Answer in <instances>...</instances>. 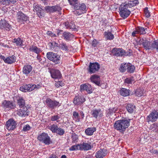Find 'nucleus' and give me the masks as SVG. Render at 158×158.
Instances as JSON below:
<instances>
[{"mask_svg": "<svg viewBox=\"0 0 158 158\" xmlns=\"http://www.w3.org/2000/svg\"><path fill=\"white\" fill-rule=\"evenodd\" d=\"M130 119H123L116 121L114 124V128L120 132H124L130 125Z\"/></svg>", "mask_w": 158, "mask_h": 158, "instance_id": "1", "label": "nucleus"}, {"mask_svg": "<svg viewBox=\"0 0 158 158\" xmlns=\"http://www.w3.org/2000/svg\"><path fill=\"white\" fill-rule=\"evenodd\" d=\"M130 8L127 3V2L122 3L120 5L119 8V14L123 19H126L130 15L131 11L129 9Z\"/></svg>", "mask_w": 158, "mask_h": 158, "instance_id": "2", "label": "nucleus"}, {"mask_svg": "<svg viewBox=\"0 0 158 158\" xmlns=\"http://www.w3.org/2000/svg\"><path fill=\"white\" fill-rule=\"evenodd\" d=\"M143 46L146 50H156L158 52V40H155L151 44L150 42L145 39L143 44Z\"/></svg>", "mask_w": 158, "mask_h": 158, "instance_id": "3", "label": "nucleus"}, {"mask_svg": "<svg viewBox=\"0 0 158 158\" xmlns=\"http://www.w3.org/2000/svg\"><path fill=\"white\" fill-rule=\"evenodd\" d=\"M46 55L47 58L53 62L55 64H58L60 63V57L57 54L49 52L47 53Z\"/></svg>", "mask_w": 158, "mask_h": 158, "instance_id": "4", "label": "nucleus"}, {"mask_svg": "<svg viewBox=\"0 0 158 158\" xmlns=\"http://www.w3.org/2000/svg\"><path fill=\"white\" fill-rule=\"evenodd\" d=\"M73 9H76L74 11V13L77 15H79L84 13L86 11V6L84 3H77L76 5L75 6Z\"/></svg>", "mask_w": 158, "mask_h": 158, "instance_id": "5", "label": "nucleus"}, {"mask_svg": "<svg viewBox=\"0 0 158 158\" xmlns=\"http://www.w3.org/2000/svg\"><path fill=\"white\" fill-rule=\"evenodd\" d=\"M37 139L40 142L46 145H49L51 143V139L48 135L44 132L38 135Z\"/></svg>", "mask_w": 158, "mask_h": 158, "instance_id": "6", "label": "nucleus"}, {"mask_svg": "<svg viewBox=\"0 0 158 158\" xmlns=\"http://www.w3.org/2000/svg\"><path fill=\"white\" fill-rule=\"evenodd\" d=\"M46 102L48 107L51 109L58 107L61 105V103L55 100H53L49 98L47 99Z\"/></svg>", "mask_w": 158, "mask_h": 158, "instance_id": "7", "label": "nucleus"}, {"mask_svg": "<svg viewBox=\"0 0 158 158\" xmlns=\"http://www.w3.org/2000/svg\"><path fill=\"white\" fill-rule=\"evenodd\" d=\"M49 128L53 133H55L60 135H63L64 133V130L58 127L56 124L51 125L49 127Z\"/></svg>", "mask_w": 158, "mask_h": 158, "instance_id": "8", "label": "nucleus"}, {"mask_svg": "<svg viewBox=\"0 0 158 158\" xmlns=\"http://www.w3.org/2000/svg\"><path fill=\"white\" fill-rule=\"evenodd\" d=\"M16 18L17 21L21 23H24L28 21V17L21 11H19L17 13Z\"/></svg>", "mask_w": 158, "mask_h": 158, "instance_id": "9", "label": "nucleus"}, {"mask_svg": "<svg viewBox=\"0 0 158 158\" xmlns=\"http://www.w3.org/2000/svg\"><path fill=\"white\" fill-rule=\"evenodd\" d=\"M113 52L116 56H128L131 55L130 52H125V51L122 48H114Z\"/></svg>", "mask_w": 158, "mask_h": 158, "instance_id": "10", "label": "nucleus"}, {"mask_svg": "<svg viewBox=\"0 0 158 158\" xmlns=\"http://www.w3.org/2000/svg\"><path fill=\"white\" fill-rule=\"evenodd\" d=\"M33 10L36 11L37 15L40 18H42L44 16V10L42 9V6L39 4H33Z\"/></svg>", "mask_w": 158, "mask_h": 158, "instance_id": "11", "label": "nucleus"}, {"mask_svg": "<svg viewBox=\"0 0 158 158\" xmlns=\"http://www.w3.org/2000/svg\"><path fill=\"white\" fill-rule=\"evenodd\" d=\"M100 68V65L98 62L90 63L89 66V72L90 73H93L98 71Z\"/></svg>", "mask_w": 158, "mask_h": 158, "instance_id": "12", "label": "nucleus"}, {"mask_svg": "<svg viewBox=\"0 0 158 158\" xmlns=\"http://www.w3.org/2000/svg\"><path fill=\"white\" fill-rule=\"evenodd\" d=\"M158 118V112L155 110L152 111L147 116V120L148 122L156 121Z\"/></svg>", "mask_w": 158, "mask_h": 158, "instance_id": "13", "label": "nucleus"}, {"mask_svg": "<svg viewBox=\"0 0 158 158\" xmlns=\"http://www.w3.org/2000/svg\"><path fill=\"white\" fill-rule=\"evenodd\" d=\"M16 122L14 119H10L6 123V128L9 131H12L16 128Z\"/></svg>", "mask_w": 158, "mask_h": 158, "instance_id": "14", "label": "nucleus"}, {"mask_svg": "<svg viewBox=\"0 0 158 158\" xmlns=\"http://www.w3.org/2000/svg\"><path fill=\"white\" fill-rule=\"evenodd\" d=\"M49 72L52 78L59 79L62 77L61 73L59 70L52 69H50Z\"/></svg>", "mask_w": 158, "mask_h": 158, "instance_id": "15", "label": "nucleus"}, {"mask_svg": "<svg viewBox=\"0 0 158 158\" xmlns=\"http://www.w3.org/2000/svg\"><path fill=\"white\" fill-rule=\"evenodd\" d=\"M91 114L95 118H101L103 116V111L100 109H94L91 111Z\"/></svg>", "mask_w": 158, "mask_h": 158, "instance_id": "16", "label": "nucleus"}, {"mask_svg": "<svg viewBox=\"0 0 158 158\" xmlns=\"http://www.w3.org/2000/svg\"><path fill=\"white\" fill-rule=\"evenodd\" d=\"M81 91L85 90L88 94H91L93 91V89L91 85L88 83H85L81 85L80 86Z\"/></svg>", "mask_w": 158, "mask_h": 158, "instance_id": "17", "label": "nucleus"}, {"mask_svg": "<svg viewBox=\"0 0 158 158\" xmlns=\"http://www.w3.org/2000/svg\"><path fill=\"white\" fill-rule=\"evenodd\" d=\"M85 101L83 96L78 95L74 98L73 102L75 105H78L82 104Z\"/></svg>", "mask_w": 158, "mask_h": 158, "instance_id": "18", "label": "nucleus"}, {"mask_svg": "<svg viewBox=\"0 0 158 158\" xmlns=\"http://www.w3.org/2000/svg\"><path fill=\"white\" fill-rule=\"evenodd\" d=\"M0 57L1 59H2L5 62L8 64H12L16 61L15 57L14 56H10L6 58L3 56H0Z\"/></svg>", "mask_w": 158, "mask_h": 158, "instance_id": "19", "label": "nucleus"}, {"mask_svg": "<svg viewBox=\"0 0 158 158\" xmlns=\"http://www.w3.org/2000/svg\"><path fill=\"white\" fill-rule=\"evenodd\" d=\"M0 28L9 31L11 28V26L5 20H1L0 22Z\"/></svg>", "mask_w": 158, "mask_h": 158, "instance_id": "20", "label": "nucleus"}, {"mask_svg": "<svg viewBox=\"0 0 158 158\" xmlns=\"http://www.w3.org/2000/svg\"><path fill=\"white\" fill-rule=\"evenodd\" d=\"M2 106L5 109H10L14 108V105L12 102L5 100L2 103Z\"/></svg>", "mask_w": 158, "mask_h": 158, "instance_id": "21", "label": "nucleus"}, {"mask_svg": "<svg viewBox=\"0 0 158 158\" xmlns=\"http://www.w3.org/2000/svg\"><path fill=\"white\" fill-rule=\"evenodd\" d=\"M21 108L17 111V114L18 115L21 117H25L28 115L29 110L27 107L25 106L24 108Z\"/></svg>", "mask_w": 158, "mask_h": 158, "instance_id": "22", "label": "nucleus"}, {"mask_svg": "<svg viewBox=\"0 0 158 158\" xmlns=\"http://www.w3.org/2000/svg\"><path fill=\"white\" fill-rule=\"evenodd\" d=\"M107 154V151L106 149H101L96 153L95 157L96 158H103L106 156Z\"/></svg>", "mask_w": 158, "mask_h": 158, "instance_id": "23", "label": "nucleus"}, {"mask_svg": "<svg viewBox=\"0 0 158 158\" xmlns=\"http://www.w3.org/2000/svg\"><path fill=\"white\" fill-rule=\"evenodd\" d=\"M80 150L88 151L90 150L91 148V143L83 142L80 144Z\"/></svg>", "mask_w": 158, "mask_h": 158, "instance_id": "24", "label": "nucleus"}, {"mask_svg": "<svg viewBox=\"0 0 158 158\" xmlns=\"http://www.w3.org/2000/svg\"><path fill=\"white\" fill-rule=\"evenodd\" d=\"M73 37V35L68 32H64L62 34L61 38L66 41L71 40Z\"/></svg>", "mask_w": 158, "mask_h": 158, "instance_id": "25", "label": "nucleus"}, {"mask_svg": "<svg viewBox=\"0 0 158 158\" xmlns=\"http://www.w3.org/2000/svg\"><path fill=\"white\" fill-rule=\"evenodd\" d=\"M45 9L47 12H53L56 11H59L61 10V8L60 6H48L45 7Z\"/></svg>", "mask_w": 158, "mask_h": 158, "instance_id": "26", "label": "nucleus"}, {"mask_svg": "<svg viewBox=\"0 0 158 158\" xmlns=\"http://www.w3.org/2000/svg\"><path fill=\"white\" fill-rule=\"evenodd\" d=\"M91 81L94 83L96 85L100 86V79L99 76L94 75L91 76L90 78Z\"/></svg>", "mask_w": 158, "mask_h": 158, "instance_id": "27", "label": "nucleus"}, {"mask_svg": "<svg viewBox=\"0 0 158 158\" xmlns=\"http://www.w3.org/2000/svg\"><path fill=\"white\" fill-rule=\"evenodd\" d=\"M16 2V0H0V5L4 6H8L11 4H14Z\"/></svg>", "mask_w": 158, "mask_h": 158, "instance_id": "28", "label": "nucleus"}, {"mask_svg": "<svg viewBox=\"0 0 158 158\" xmlns=\"http://www.w3.org/2000/svg\"><path fill=\"white\" fill-rule=\"evenodd\" d=\"M12 42L17 46L22 47L23 46V40L19 37L14 39Z\"/></svg>", "mask_w": 158, "mask_h": 158, "instance_id": "29", "label": "nucleus"}, {"mask_svg": "<svg viewBox=\"0 0 158 158\" xmlns=\"http://www.w3.org/2000/svg\"><path fill=\"white\" fill-rule=\"evenodd\" d=\"M32 69V67L31 65H26L23 68V73L27 75L31 71Z\"/></svg>", "mask_w": 158, "mask_h": 158, "instance_id": "30", "label": "nucleus"}, {"mask_svg": "<svg viewBox=\"0 0 158 158\" xmlns=\"http://www.w3.org/2000/svg\"><path fill=\"white\" fill-rule=\"evenodd\" d=\"M104 35L105 39L106 40H111L114 38V35L111 32L109 31H105Z\"/></svg>", "mask_w": 158, "mask_h": 158, "instance_id": "31", "label": "nucleus"}, {"mask_svg": "<svg viewBox=\"0 0 158 158\" xmlns=\"http://www.w3.org/2000/svg\"><path fill=\"white\" fill-rule=\"evenodd\" d=\"M96 131V128L95 127H88L85 130V133L86 135L91 136Z\"/></svg>", "mask_w": 158, "mask_h": 158, "instance_id": "32", "label": "nucleus"}, {"mask_svg": "<svg viewBox=\"0 0 158 158\" xmlns=\"http://www.w3.org/2000/svg\"><path fill=\"white\" fill-rule=\"evenodd\" d=\"M126 108L129 113H132L135 111V106L133 104H128Z\"/></svg>", "mask_w": 158, "mask_h": 158, "instance_id": "33", "label": "nucleus"}, {"mask_svg": "<svg viewBox=\"0 0 158 158\" xmlns=\"http://www.w3.org/2000/svg\"><path fill=\"white\" fill-rule=\"evenodd\" d=\"M145 92L144 89L142 88L137 89L135 92V94L138 97H140L143 95Z\"/></svg>", "mask_w": 158, "mask_h": 158, "instance_id": "34", "label": "nucleus"}, {"mask_svg": "<svg viewBox=\"0 0 158 158\" xmlns=\"http://www.w3.org/2000/svg\"><path fill=\"white\" fill-rule=\"evenodd\" d=\"M121 95L126 97L129 95L130 90L125 88H122L120 91Z\"/></svg>", "mask_w": 158, "mask_h": 158, "instance_id": "35", "label": "nucleus"}, {"mask_svg": "<svg viewBox=\"0 0 158 158\" xmlns=\"http://www.w3.org/2000/svg\"><path fill=\"white\" fill-rule=\"evenodd\" d=\"M135 69V66L130 63H128L127 70V72L130 73H133Z\"/></svg>", "mask_w": 158, "mask_h": 158, "instance_id": "36", "label": "nucleus"}, {"mask_svg": "<svg viewBox=\"0 0 158 158\" xmlns=\"http://www.w3.org/2000/svg\"><path fill=\"white\" fill-rule=\"evenodd\" d=\"M139 34L141 35L145 34L146 33V31H147V28H145L142 27H138L136 28Z\"/></svg>", "mask_w": 158, "mask_h": 158, "instance_id": "37", "label": "nucleus"}, {"mask_svg": "<svg viewBox=\"0 0 158 158\" xmlns=\"http://www.w3.org/2000/svg\"><path fill=\"white\" fill-rule=\"evenodd\" d=\"M18 105L20 108H24L25 106V100L22 98H20L18 100Z\"/></svg>", "mask_w": 158, "mask_h": 158, "instance_id": "38", "label": "nucleus"}, {"mask_svg": "<svg viewBox=\"0 0 158 158\" xmlns=\"http://www.w3.org/2000/svg\"><path fill=\"white\" fill-rule=\"evenodd\" d=\"M29 50L30 51L34 52L37 54H38L41 52L40 48L35 46H30L29 48Z\"/></svg>", "mask_w": 158, "mask_h": 158, "instance_id": "39", "label": "nucleus"}, {"mask_svg": "<svg viewBox=\"0 0 158 158\" xmlns=\"http://www.w3.org/2000/svg\"><path fill=\"white\" fill-rule=\"evenodd\" d=\"M59 48L65 51H68L69 50L68 46L65 43L63 42H62L60 44Z\"/></svg>", "mask_w": 158, "mask_h": 158, "instance_id": "40", "label": "nucleus"}, {"mask_svg": "<svg viewBox=\"0 0 158 158\" xmlns=\"http://www.w3.org/2000/svg\"><path fill=\"white\" fill-rule=\"evenodd\" d=\"M139 2L138 0H134L133 1H130L127 2V3L130 8L135 6L139 3Z\"/></svg>", "mask_w": 158, "mask_h": 158, "instance_id": "41", "label": "nucleus"}, {"mask_svg": "<svg viewBox=\"0 0 158 158\" xmlns=\"http://www.w3.org/2000/svg\"><path fill=\"white\" fill-rule=\"evenodd\" d=\"M115 108H110L107 110L106 116L109 117L115 113L117 110Z\"/></svg>", "mask_w": 158, "mask_h": 158, "instance_id": "42", "label": "nucleus"}, {"mask_svg": "<svg viewBox=\"0 0 158 158\" xmlns=\"http://www.w3.org/2000/svg\"><path fill=\"white\" fill-rule=\"evenodd\" d=\"M73 119L76 122L80 121V118L78 112L74 111L73 112Z\"/></svg>", "mask_w": 158, "mask_h": 158, "instance_id": "43", "label": "nucleus"}, {"mask_svg": "<svg viewBox=\"0 0 158 158\" xmlns=\"http://www.w3.org/2000/svg\"><path fill=\"white\" fill-rule=\"evenodd\" d=\"M128 63H123L121 65L119 69L121 72H124L127 70Z\"/></svg>", "mask_w": 158, "mask_h": 158, "instance_id": "44", "label": "nucleus"}, {"mask_svg": "<svg viewBox=\"0 0 158 158\" xmlns=\"http://www.w3.org/2000/svg\"><path fill=\"white\" fill-rule=\"evenodd\" d=\"M80 150V144L73 145L69 148V150L70 151H73L75 150Z\"/></svg>", "mask_w": 158, "mask_h": 158, "instance_id": "45", "label": "nucleus"}, {"mask_svg": "<svg viewBox=\"0 0 158 158\" xmlns=\"http://www.w3.org/2000/svg\"><path fill=\"white\" fill-rule=\"evenodd\" d=\"M134 81L133 77H130L126 78L124 82L125 83L127 84H131Z\"/></svg>", "mask_w": 158, "mask_h": 158, "instance_id": "46", "label": "nucleus"}, {"mask_svg": "<svg viewBox=\"0 0 158 158\" xmlns=\"http://www.w3.org/2000/svg\"><path fill=\"white\" fill-rule=\"evenodd\" d=\"M27 85H23L22 86L20 87L19 89L23 92H28Z\"/></svg>", "mask_w": 158, "mask_h": 158, "instance_id": "47", "label": "nucleus"}, {"mask_svg": "<svg viewBox=\"0 0 158 158\" xmlns=\"http://www.w3.org/2000/svg\"><path fill=\"white\" fill-rule=\"evenodd\" d=\"M70 4L73 6L72 8H74L75 6L78 3V0H68Z\"/></svg>", "mask_w": 158, "mask_h": 158, "instance_id": "48", "label": "nucleus"}, {"mask_svg": "<svg viewBox=\"0 0 158 158\" xmlns=\"http://www.w3.org/2000/svg\"><path fill=\"white\" fill-rule=\"evenodd\" d=\"M78 139V135L75 134L72 135V143H75L77 141Z\"/></svg>", "mask_w": 158, "mask_h": 158, "instance_id": "49", "label": "nucleus"}, {"mask_svg": "<svg viewBox=\"0 0 158 158\" xmlns=\"http://www.w3.org/2000/svg\"><path fill=\"white\" fill-rule=\"evenodd\" d=\"M55 86L56 87L58 88L60 86H62L64 85L63 82L60 81H57L55 82Z\"/></svg>", "mask_w": 158, "mask_h": 158, "instance_id": "50", "label": "nucleus"}, {"mask_svg": "<svg viewBox=\"0 0 158 158\" xmlns=\"http://www.w3.org/2000/svg\"><path fill=\"white\" fill-rule=\"evenodd\" d=\"M60 118V116L58 115H54L51 116V120L52 121H56L57 122H58V121H57Z\"/></svg>", "mask_w": 158, "mask_h": 158, "instance_id": "51", "label": "nucleus"}, {"mask_svg": "<svg viewBox=\"0 0 158 158\" xmlns=\"http://www.w3.org/2000/svg\"><path fill=\"white\" fill-rule=\"evenodd\" d=\"M145 15L146 17H149L150 16V12L148 10V7H146L144 10Z\"/></svg>", "mask_w": 158, "mask_h": 158, "instance_id": "52", "label": "nucleus"}, {"mask_svg": "<svg viewBox=\"0 0 158 158\" xmlns=\"http://www.w3.org/2000/svg\"><path fill=\"white\" fill-rule=\"evenodd\" d=\"M31 128V127L29 125L27 124L23 126V130L24 131H26L29 130Z\"/></svg>", "mask_w": 158, "mask_h": 158, "instance_id": "53", "label": "nucleus"}, {"mask_svg": "<svg viewBox=\"0 0 158 158\" xmlns=\"http://www.w3.org/2000/svg\"><path fill=\"white\" fill-rule=\"evenodd\" d=\"M28 92H30L34 90V85L32 84H27Z\"/></svg>", "mask_w": 158, "mask_h": 158, "instance_id": "54", "label": "nucleus"}, {"mask_svg": "<svg viewBox=\"0 0 158 158\" xmlns=\"http://www.w3.org/2000/svg\"><path fill=\"white\" fill-rule=\"evenodd\" d=\"M145 40V39L143 38H140L137 40V41L138 44L139 45H142L144 41Z\"/></svg>", "mask_w": 158, "mask_h": 158, "instance_id": "55", "label": "nucleus"}, {"mask_svg": "<svg viewBox=\"0 0 158 158\" xmlns=\"http://www.w3.org/2000/svg\"><path fill=\"white\" fill-rule=\"evenodd\" d=\"M52 45L53 44L54 47V48H56V51L58 48H59V44L55 42H52Z\"/></svg>", "mask_w": 158, "mask_h": 158, "instance_id": "56", "label": "nucleus"}, {"mask_svg": "<svg viewBox=\"0 0 158 158\" xmlns=\"http://www.w3.org/2000/svg\"><path fill=\"white\" fill-rule=\"evenodd\" d=\"M69 29L72 30L76 29L75 25L73 23H70Z\"/></svg>", "mask_w": 158, "mask_h": 158, "instance_id": "57", "label": "nucleus"}, {"mask_svg": "<svg viewBox=\"0 0 158 158\" xmlns=\"http://www.w3.org/2000/svg\"><path fill=\"white\" fill-rule=\"evenodd\" d=\"M98 44V42L97 40L95 39H94L93 40L92 42V45L94 47H96Z\"/></svg>", "mask_w": 158, "mask_h": 158, "instance_id": "58", "label": "nucleus"}, {"mask_svg": "<svg viewBox=\"0 0 158 158\" xmlns=\"http://www.w3.org/2000/svg\"><path fill=\"white\" fill-rule=\"evenodd\" d=\"M34 87V89H38L42 87V85L40 84L33 85Z\"/></svg>", "mask_w": 158, "mask_h": 158, "instance_id": "59", "label": "nucleus"}, {"mask_svg": "<svg viewBox=\"0 0 158 158\" xmlns=\"http://www.w3.org/2000/svg\"><path fill=\"white\" fill-rule=\"evenodd\" d=\"M158 127V124L154 123L151 126V129L155 128V129L157 128V127Z\"/></svg>", "mask_w": 158, "mask_h": 158, "instance_id": "60", "label": "nucleus"}, {"mask_svg": "<svg viewBox=\"0 0 158 158\" xmlns=\"http://www.w3.org/2000/svg\"><path fill=\"white\" fill-rule=\"evenodd\" d=\"M70 23L69 22H66L64 23V25L66 28L69 29Z\"/></svg>", "mask_w": 158, "mask_h": 158, "instance_id": "61", "label": "nucleus"}, {"mask_svg": "<svg viewBox=\"0 0 158 158\" xmlns=\"http://www.w3.org/2000/svg\"><path fill=\"white\" fill-rule=\"evenodd\" d=\"M52 43H51L49 44V46H50V48L52 50L56 51V48H54L53 45H52Z\"/></svg>", "mask_w": 158, "mask_h": 158, "instance_id": "62", "label": "nucleus"}, {"mask_svg": "<svg viewBox=\"0 0 158 158\" xmlns=\"http://www.w3.org/2000/svg\"><path fill=\"white\" fill-rule=\"evenodd\" d=\"M138 34V32L137 30L136 29V30L134 31L132 33V35L133 36H135L136 34Z\"/></svg>", "mask_w": 158, "mask_h": 158, "instance_id": "63", "label": "nucleus"}, {"mask_svg": "<svg viewBox=\"0 0 158 158\" xmlns=\"http://www.w3.org/2000/svg\"><path fill=\"white\" fill-rule=\"evenodd\" d=\"M153 154H158V151L156 150H153L151 152Z\"/></svg>", "mask_w": 158, "mask_h": 158, "instance_id": "64", "label": "nucleus"}]
</instances>
